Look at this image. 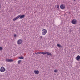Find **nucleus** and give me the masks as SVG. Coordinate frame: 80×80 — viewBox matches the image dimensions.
I'll return each instance as SVG.
<instances>
[{"label":"nucleus","instance_id":"obj_21","mask_svg":"<svg viewBox=\"0 0 80 80\" xmlns=\"http://www.w3.org/2000/svg\"><path fill=\"white\" fill-rule=\"evenodd\" d=\"M1 8V4H0V8Z\"/></svg>","mask_w":80,"mask_h":80},{"label":"nucleus","instance_id":"obj_14","mask_svg":"<svg viewBox=\"0 0 80 80\" xmlns=\"http://www.w3.org/2000/svg\"><path fill=\"white\" fill-rule=\"evenodd\" d=\"M3 48L2 47H0V50H2Z\"/></svg>","mask_w":80,"mask_h":80},{"label":"nucleus","instance_id":"obj_17","mask_svg":"<svg viewBox=\"0 0 80 80\" xmlns=\"http://www.w3.org/2000/svg\"><path fill=\"white\" fill-rule=\"evenodd\" d=\"M14 37H17V35H16V34H14Z\"/></svg>","mask_w":80,"mask_h":80},{"label":"nucleus","instance_id":"obj_7","mask_svg":"<svg viewBox=\"0 0 80 80\" xmlns=\"http://www.w3.org/2000/svg\"><path fill=\"white\" fill-rule=\"evenodd\" d=\"M72 24H76L77 23V20H76V19H73L72 21Z\"/></svg>","mask_w":80,"mask_h":80},{"label":"nucleus","instance_id":"obj_9","mask_svg":"<svg viewBox=\"0 0 80 80\" xmlns=\"http://www.w3.org/2000/svg\"><path fill=\"white\" fill-rule=\"evenodd\" d=\"M34 72L35 75H38L39 73V71L38 70H34Z\"/></svg>","mask_w":80,"mask_h":80},{"label":"nucleus","instance_id":"obj_18","mask_svg":"<svg viewBox=\"0 0 80 80\" xmlns=\"http://www.w3.org/2000/svg\"><path fill=\"white\" fill-rule=\"evenodd\" d=\"M43 38V37L42 36H40V38Z\"/></svg>","mask_w":80,"mask_h":80},{"label":"nucleus","instance_id":"obj_6","mask_svg":"<svg viewBox=\"0 0 80 80\" xmlns=\"http://www.w3.org/2000/svg\"><path fill=\"white\" fill-rule=\"evenodd\" d=\"M6 62H14V60L12 59H7L6 60Z\"/></svg>","mask_w":80,"mask_h":80},{"label":"nucleus","instance_id":"obj_15","mask_svg":"<svg viewBox=\"0 0 80 80\" xmlns=\"http://www.w3.org/2000/svg\"><path fill=\"white\" fill-rule=\"evenodd\" d=\"M57 8H59V5H57Z\"/></svg>","mask_w":80,"mask_h":80},{"label":"nucleus","instance_id":"obj_11","mask_svg":"<svg viewBox=\"0 0 80 80\" xmlns=\"http://www.w3.org/2000/svg\"><path fill=\"white\" fill-rule=\"evenodd\" d=\"M57 45L58 47H61V48L62 47V46H61V45L60 44H58Z\"/></svg>","mask_w":80,"mask_h":80},{"label":"nucleus","instance_id":"obj_3","mask_svg":"<svg viewBox=\"0 0 80 80\" xmlns=\"http://www.w3.org/2000/svg\"><path fill=\"white\" fill-rule=\"evenodd\" d=\"M47 33V30L45 29H43L42 30V35H46Z\"/></svg>","mask_w":80,"mask_h":80},{"label":"nucleus","instance_id":"obj_16","mask_svg":"<svg viewBox=\"0 0 80 80\" xmlns=\"http://www.w3.org/2000/svg\"><path fill=\"white\" fill-rule=\"evenodd\" d=\"M54 72H58V71L57 70H55L54 71Z\"/></svg>","mask_w":80,"mask_h":80},{"label":"nucleus","instance_id":"obj_1","mask_svg":"<svg viewBox=\"0 0 80 80\" xmlns=\"http://www.w3.org/2000/svg\"><path fill=\"white\" fill-rule=\"evenodd\" d=\"M25 17V16L24 14L22 15H18L17 17H16L15 18H14L13 19V21H15L16 20H17V19H18V18H19L20 17L21 19H22V18H24V17Z\"/></svg>","mask_w":80,"mask_h":80},{"label":"nucleus","instance_id":"obj_23","mask_svg":"<svg viewBox=\"0 0 80 80\" xmlns=\"http://www.w3.org/2000/svg\"><path fill=\"white\" fill-rule=\"evenodd\" d=\"M33 54H34V53H33Z\"/></svg>","mask_w":80,"mask_h":80},{"label":"nucleus","instance_id":"obj_5","mask_svg":"<svg viewBox=\"0 0 80 80\" xmlns=\"http://www.w3.org/2000/svg\"><path fill=\"white\" fill-rule=\"evenodd\" d=\"M5 68L3 67H2L0 69V71L1 72H5Z\"/></svg>","mask_w":80,"mask_h":80},{"label":"nucleus","instance_id":"obj_12","mask_svg":"<svg viewBox=\"0 0 80 80\" xmlns=\"http://www.w3.org/2000/svg\"><path fill=\"white\" fill-rule=\"evenodd\" d=\"M21 63V60H19L18 62V64H20V63Z\"/></svg>","mask_w":80,"mask_h":80},{"label":"nucleus","instance_id":"obj_22","mask_svg":"<svg viewBox=\"0 0 80 80\" xmlns=\"http://www.w3.org/2000/svg\"><path fill=\"white\" fill-rule=\"evenodd\" d=\"M76 0H74V1L75 2Z\"/></svg>","mask_w":80,"mask_h":80},{"label":"nucleus","instance_id":"obj_13","mask_svg":"<svg viewBox=\"0 0 80 80\" xmlns=\"http://www.w3.org/2000/svg\"><path fill=\"white\" fill-rule=\"evenodd\" d=\"M19 59H23V58H24L22 57H19Z\"/></svg>","mask_w":80,"mask_h":80},{"label":"nucleus","instance_id":"obj_19","mask_svg":"<svg viewBox=\"0 0 80 80\" xmlns=\"http://www.w3.org/2000/svg\"><path fill=\"white\" fill-rule=\"evenodd\" d=\"M35 54H36V55H38V52H35Z\"/></svg>","mask_w":80,"mask_h":80},{"label":"nucleus","instance_id":"obj_4","mask_svg":"<svg viewBox=\"0 0 80 80\" xmlns=\"http://www.w3.org/2000/svg\"><path fill=\"white\" fill-rule=\"evenodd\" d=\"M23 42V40L22 39H19L17 41V43L18 45H21Z\"/></svg>","mask_w":80,"mask_h":80},{"label":"nucleus","instance_id":"obj_20","mask_svg":"<svg viewBox=\"0 0 80 80\" xmlns=\"http://www.w3.org/2000/svg\"><path fill=\"white\" fill-rule=\"evenodd\" d=\"M38 54H40V52H38Z\"/></svg>","mask_w":80,"mask_h":80},{"label":"nucleus","instance_id":"obj_2","mask_svg":"<svg viewBox=\"0 0 80 80\" xmlns=\"http://www.w3.org/2000/svg\"><path fill=\"white\" fill-rule=\"evenodd\" d=\"M40 53L41 54H43V55H45L46 54V55H50V56H52V53H50L49 52H40Z\"/></svg>","mask_w":80,"mask_h":80},{"label":"nucleus","instance_id":"obj_10","mask_svg":"<svg viewBox=\"0 0 80 80\" xmlns=\"http://www.w3.org/2000/svg\"><path fill=\"white\" fill-rule=\"evenodd\" d=\"M76 59L77 60H79V59H80V56L78 55L77 57H76Z\"/></svg>","mask_w":80,"mask_h":80},{"label":"nucleus","instance_id":"obj_8","mask_svg":"<svg viewBox=\"0 0 80 80\" xmlns=\"http://www.w3.org/2000/svg\"><path fill=\"white\" fill-rule=\"evenodd\" d=\"M65 7V5L64 4H62L60 6V8L61 9H62V10L64 9Z\"/></svg>","mask_w":80,"mask_h":80}]
</instances>
